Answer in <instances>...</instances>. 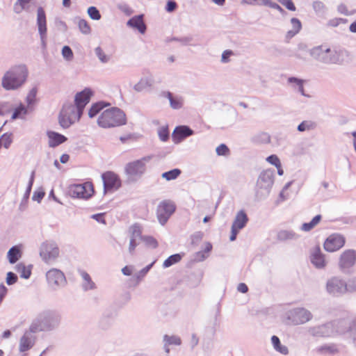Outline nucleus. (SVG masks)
<instances>
[{
	"mask_svg": "<svg viewBox=\"0 0 356 356\" xmlns=\"http://www.w3.org/2000/svg\"><path fill=\"white\" fill-rule=\"evenodd\" d=\"M88 101L89 90L85 89L76 95L74 104H64L58 118L60 125L66 129L79 120Z\"/></svg>",
	"mask_w": 356,
	"mask_h": 356,
	"instance_id": "1",
	"label": "nucleus"
},
{
	"mask_svg": "<svg viewBox=\"0 0 356 356\" xmlns=\"http://www.w3.org/2000/svg\"><path fill=\"white\" fill-rule=\"evenodd\" d=\"M309 51L313 58L325 64L339 63L348 57L342 46H314Z\"/></svg>",
	"mask_w": 356,
	"mask_h": 356,
	"instance_id": "2",
	"label": "nucleus"
},
{
	"mask_svg": "<svg viewBox=\"0 0 356 356\" xmlns=\"http://www.w3.org/2000/svg\"><path fill=\"white\" fill-rule=\"evenodd\" d=\"M99 127L109 129L124 125L127 123L124 112L119 108L112 107L104 111L97 120Z\"/></svg>",
	"mask_w": 356,
	"mask_h": 356,
	"instance_id": "3",
	"label": "nucleus"
},
{
	"mask_svg": "<svg viewBox=\"0 0 356 356\" xmlns=\"http://www.w3.org/2000/svg\"><path fill=\"white\" fill-rule=\"evenodd\" d=\"M27 76L28 70L25 65H16L4 74L1 82L2 86L6 90L17 89L26 81Z\"/></svg>",
	"mask_w": 356,
	"mask_h": 356,
	"instance_id": "4",
	"label": "nucleus"
},
{
	"mask_svg": "<svg viewBox=\"0 0 356 356\" xmlns=\"http://www.w3.org/2000/svg\"><path fill=\"white\" fill-rule=\"evenodd\" d=\"M274 180L275 174L272 170H266L259 174L255 186V197L257 200H263L268 197Z\"/></svg>",
	"mask_w": 356,
	"mask_h": 356,
	"instance_id": "5",
	"label": "nucleus"
},
{
	"mask_svg": "<svg viewBox=\"0 0 356 356\" xmlns=\"http://www.w3.org/2000/svg\"><path fill=\"white\" fill-rule=\"evenodd\" d=\"M150 159L149 156H145L125 165L124 171L129 181H136L143 176L146 170V164Z\"/></svg>",
	"mask_w": 356,
	"mask_h": 356,
	"instance_id": "6",
	"label": "nucleus"
},
{
	"mask_svg": "<svg viewBox=\"0 0 356 356\" xmlns=\"http://www.w3.org/2000/svg\"><path fill=\"white\" fill-rule=\"evenodd\" d=\"M286 318L291 324L300 325L310 321L313 314L305 307H296L288 311Z\"/></svg>",
	"mask_w": 356,
	"mask_h": 356,
	"instance_id": "7",
	"label": "nucleus"
},
{
	"mask_svg": "<svg viewBox=\"0 0 356 356\" xmlns=\"http://www.w3.org/2000/svg\"><path fill=\"white\" fill-rule=\"evenodd\" d=\"M175 211V205L172 201L165 200L161 202L159 204L156 211L157 218L159 223L164 225Z\"/></svg>",
	"mask_w": 356,
	"mask_h": 356,
	"instance_id": "8",
	"label": "nucleus"
},
{
	"mask_svg": "<svg viewBox=\"0 0 356 356\" xmlns=\"http://www.w3.org/2000/svg\"><path fill=\"white\" fill-rule=\"evenodd\" d=\"M328 293L339 296L346 293V281L339 277H332L326 283Z\"/></svg>",
	"mask_w": 356,
	"mask_h": 356,
	"instance_id": "9",
	"label": "nucleus"
},
{
	"mask_svg": "<svg viewBox=\"0 0 356 356\" xmlns=\"http://www.w3.org/2000/svg\"><path fill=\"white\" fill-rule=\"evenodd\" d=\"M248 222V216L243 210H240L237 212L231 227V235L229 237L231 241L236 240L237 234L245 227Z\"/></svg>",
	"mask_w": 356,
	"mask_h": 356,
	"instance_id": "10",
	"label": "nucleus"
},
{
	"mask_svg": "<svg viewBox=\"0 0 356 356\" xmlns=\"http://www.w3.org/2000/svg\"><path fill=\"white\" fill-rule=\"evenodd\" d=\"M332 327V323L327 322L324 324L309 327L307 332L310 336L315 338L332 337H334Z\"/></svg>",
	"mask_w": 356,
	"mask_h": 356,
	"instance_id": "11",
	"label": "nucleus"
},
{
	"mask_svg": "<svg viewBox=\"0 0 356 356\" xmlns=\"http://www.w3.org/2000/svg\"><path fill=\"white\" fill-rule=\"evenodd\" d=\"M104 192H113L121 186V180L118 175L108 171L102 175Z\"/></svg>",
	"mask_w": 356,
	"mask_h": 356,
	"instance_id": "12",
	"label": "nucleus"
},
{
	"mask_svg": "<svg viewBox=\"0 0 356 356\" xmlns=\"http://www.w3.org/2000/svg\"><path fill=\"white\" fill-rule=\"evenodd\" d=\"M161 83V80L156 79L152 74L143 76L134 86V90L137 92L152 91L156 83Z\"/></svg>",
	"mask_w": 356,
	"mask_h": 356,
	"instance_id": "13",
	"label": "nucleus"
},
{
	"mask_svg": "<svg viewBox=\"0 0 356 356\" xmlns=\"http://www.w3.org/2000/svg\"><path fill=\"white\" fill-rule=\"evenodd\" d=\"M40 254L46 263H49L58 257L59 249L53 243L44 242L41 245Z\"/></svg>",
	"mask_w": 356,
	"mask_h": 356,
	"instance_id": "14",
	"label": "nucleus"
},
{
	"mask_svg": "<svg viewBox=\"0 0 356 356\" xmlns=\"http://www.w3.org/2000/svg\"><path fill=\"white\" fill-rule=\"evenodd\" d=\"M345 237L340 234H332L325 241L323 246L327 252H333L341 249L345 244Z\"/></svg>",
	"mask_w": 356,
	"mask_h": 356,
	"instance_id": "15",
	"label": "nucleus"
},
{
	"mask_svg": "<svg viewBox=\"0 0 356 356\" xmlns=\"http://www.w3.org/2000/svg\"><path fill=\"white\" fill-rule=\"evenodd\" d=\"M356 263V251L352 249L343 251L339 258V266L342 270L353 267Z\"/></svg>",
	"mask_w": 356,
	"mask_h": 356,
	"instance_id": "16",
	"label": "nucleus"
},
{
	"mask_svg": "<svg viewBox=\"0 0 356 356\" xmlns=\"http://www.w3.org/2000/svg\"><path fill=\"white\" fill-rule=\"evenodd\" d=\"M309 260L312 264L318 269H323L327 266L325 255L321 252L319 246H315L311 249Z\"/></svg>",
	"mask_w": 356,
	"mask_h": 356,
	"instance_id": "17",
	"label": "nucleus"
},
{
	"mask_svg": "<svg viewBox=\"0 0 356 356\" xmlns=\"http://www.w3.org/2000/svg\"><path fill=\"white\" fill-rule=\"evenodd\" d=\"M38 329L32 325L30 327V332H26L21 337L19 344V350L20 352H26L30 350L35 343V337L31 332H35Z\"/></svg>",
	"mask_w": 356,
	"mask_h": 356,
	"instance_id": "18",
	"label": "nucleus"
},
{
	"mask_svg": "<svg viewBox=\"0 0 356 356\" xmlns=\"http://www.w3.org/2000/svg\"><path fill=\"white\" fill-rule=\"evenodd\" d=\"M88 183L72 184L69 186L67 193L70 196L74 198L88 199L89 193L87 191Z\"/></svg>",
	"mask_w": 356,
	"mask_h": 356,
	"instance_id": "19",
	"label": "nucleus"
},
{
	"mask_svg": "<svg viewBox=\"0 0 356 356\" xmlns=\"http://www.w3.org/2000/svg\"><path fill=\"white\" fill-rule=\"evenodd\" d=\"M332 323V330L334 332V337L337 335L345 334L350 332L351 335L355 332L351 324L345 320L331 321Z\"/></svg>",
	"mask_w": 356,
	"mask_h": 356,
	"instance_id": "20",
	"label": "nucleus"
},
{
	"mask_svg": "<svg viewBox=\"0 0 356 356\" xmlns=\"http://www.w3.org/2000/svg\"><path fill=\"white\" fill-rule=\"evenodd\" d=\"M46 277L48 284L51 286L62 285L65 282L64 273L56 268L49 270L46 274Z\"/></svg>",
	"mask_w": 356,
	"mask_h": 356,
	"instance_id": "21",
	"label": "nucleus"
},
{
	"mask_svg": "<svg viewBox=\"0 0 356 356\" xmlns=\"http://www.w3.org/2000/svg\"><path fill=\"white\" fill-rule=\"evenodd\" d=\"M287 86L295 92L300 93L301 95L307 98L311 97L308 94L305 92L304 84L305 81L296 77L291 76L287 79Z\"/></svg>",
	"mask_w": 356,
	"mask_h": 356,
	"instance_id": "22",
	"label": "nucleus"
},
{
	"mask_svg": "<svg viewBox=\"0 0 356 356\" xmlns=\"http://www.w3.org/2000/svg\"><path fill=\"white\" fill-rule=\"evenodd\" d=\"M163 96L169 100L170 106L174 110H179L184 105V98L179 95H174L170 91H165Z\"/></svg>",
	"mask_w": 356,
	"mask_h": 356,
	"instance_id": "23",
	"label": "nucleus"
},
{
	"mask_svg": "<svg viewBox=\"0 0 356 356\" xmlns=\"http://www.w3.org/2000/svg\"><path fill=\"white\" fill-rule=\"evenodd\" d=\"M193 134V131L187 126L177 127L172 133V140L179 143L184 138Z\"/></svg>",
	"mask_w": 356,
	"mask_h": 356,
	"instance_id": "24",
	"label": "nucleus"
},
{
	"mask_svg": "<svg viewBox=\"0 0 356 356\" xmlns=\"http://www.w3.org/2000/svg\"><path fill=\"white\" fill-rule=\"evenodd\" d=\"M47 136L48 137L49 146L51 147H55L67 140V138L65 136L52 131H48Z\"/></svg>",
	"mask_w": 356,
	"mask_h": 356,
	"instance_id": "25",
	"label": "nucleus"
},
{
	"mask_svg": "<svg viewBox=\"0 0 356 356\" xmlns=\"http://www.w3.org/2000/svg\"><path fill=\"white\" fill-rule=\"evenodd\" d=\"M37 24L40 35H45L47 31V19L45 12L42 7H39L37 10Z\"/></svg>",
	"mask_w": 356,
	"mask_h": 356,
	"instance_id": "26",
	"label": "nucleus"
},
{
	"mask_svg": "<svg viewBox=\"0 0 356 356\" xmlns=\"http://www.w3.org/2000/svg\"><path fill=\"white\" fill-rule=\"evenodd\" d=\"M300 235L293 229H281L277 233V239L280 241H296Z\"/></svg>",
	"mask_w": 356,
	"mask_h": 356,
	"instance_id": "27",
	"label": "nucleus"
},
{
	"mask_svg": "<svg viewBox=\"0 0 356 356\" xmlns=\"http://www.w3.org/2000/svg\"><path fill=\"white\" fill-rule=\"evenodd\" d=\"M142 15L134 16L127 22V25L133 29H137L140 33H144L146 31Z\"/></svg>",
	"mask_w": 356,
	"mask_h": 356,
	"instance_id": "28",
	"label": "nucleus"
},
{
	"mask_svg": "<svg viewBox=\"0 0 356 356\" xmlns=\"http://www.w3.org/2000/svg\"><path fill=\"white\" fill-rule=\"evenodd\" d=\"M95 54L101 63H108L112 58L113 53L101 47H97L95 49Z\"/></svg>",
	"mask_w": 356,
	"mask_h": 356,
	"instance_id": "29",
	"label": "nucleus"
},
{
	"mask_svg": "<svg viewBox=\"0 0 356 356\" xmlns=\"http://www.w3.org/2000/svg\"><path fill=\"white\" fill-rule=\"evenodd\" d=\"M22 257V250L19 246H13L7 254V257L10 264H15Z\"/></svg>",
	"mask_w": 356,
	"mask_h": 356,
	"instance_id": "30",
	"label": "nucleus"
},
{
	"mask_svg": "<svg viewBox=\"0 0 356 356\" xmlns=\"http://www.w3.org/2000/svg\"><path fill=\"white\" fill-rule=\"evenodd\" d=\"M271 343L273 346V348L277 352L284 355H286L289 354V349L287 346L282 345L280 342V339L277 336L273 335L271 337Z\"/></svg>",
	"mask_w": 356,
	"mask_h": 356,
	"instance_id": "31",
	"label": "nucleus"
},
{
	"mask_svg": "<svg viewBox=\"0 0 356 356\" xmlns=\"http://www.w3.org/2000/svg\"><path fill=\"white\" fill-rule=\"evenodd\" d=\"M321 220V216L316 215L310 222L303 223L300 227V229L305 232H309L320 222Z\"/></svg>",
	"mask_w": 356,
	"mask_h": 356,
	"instance_id": "32",
	"label": "nucleus"
},
{
	"mask_svg": "<svg viewBox=\"0 0 356 356\" xmlns=\"http://www.w3.org/2000/svg\"><path fill=\"white\" fill-rule=\"evenodd\" d=\"M109 106L108 103L103 101L94 103L90 106V118L97 115L102 109Z\"/></svg>",
	"mask_w": 356,
	"mask_h": 356,
	"instance_id": "33",
	"label": "nucleus"
},
{
	"mask_svg": "<svg viewBox=\"0 0 356 356\" xmlns=\"http://www.w3.org/2000/svg\"><path fill=\"white\" fill-rule=\"evenodd\" d=\"M16 271L20 275L21 277L27 279L31 276V268L30 266H26L22 263H19L15 266Z\"/></svg>",
	"mask_w": 356,
	"mask_h": 356,
	"instance_id": "34",
	"label": "nucleus"
},
{
	"mask_svg": "<svg viewBox=\"0 0 356 356\" xmlns=\"http://www.w3.org/2000/svg\"><path fill=\"white\" fill-rule=\"evenodd\" d=\"M291 23L292 25V29L287 32L286 36L288 38L293 37L296 34H297L300 31V29L302 28L301 22L297 18H295V17L292 18L291 19Z\"/></svg>",
	"mask_w": 356,
	"mask_h": 356,
	"instance_id": "35",
	"label": "nucleus"
},
{
	"mask_svg": "<svg viewBox=\"0 0 356 356\" xmlns=\"http://www.w3.org/2000/svg\"><path fill=\"white\" fill-rule=\"evenodd\" d=\"M163 341L169 346H180L181 344V339L177 335L165 334L163 337Z\"/></svg>",
	"mask_w": 356,
	"mask_h": 356,
	"instance_id": "36",
	"label": "nucleus"
},
{
	"mask_svg": "<svg viewBox=\"0 0 356 356\" xmlns=\"http://www.w3.org/2000/svg\"><path fill=\"white\" fill-rule=\"evenodd\" d=\"M316 127V124L312 120H304L297 127L300 132L309 131Z\"/></svg>",
	"mask_w": 356,
	"mask_h": 356,
	"instance_id": "37",
	"label": "nucleus"
},
{
	"mask_svg": "<svg viewBox=\"0 0 356 356\" xmlns=\"http://www.w3.org/2000/svg\"><path fill=\"white\" fill-rule=\"evenodd\" d=\"M129 232L131 234V238H140L141 240L143 236H142V227L138 223L131 226Z\"/></svg>",
	"mask_w": 356,
	"mask_h": 356,
	"instance_id": "38",
	"label": "nucleus"
},
{
	"mask_svg": "<svg viewBox=\"0 0 356 356\" xmlns=\"http://www.w3.org/2000/svg\"><path fill=\"white\" fill-rule=\"evenodd\" d=\"M181 259V256L179 254H175L167 258L163 263V268H167L171 266L178 263Z\"/></svg>",
	"mask_w": 356,
	"mask_h": 356,
	"instance_id": "39",
	"label": "nucleus"
},
{
	"mask_svg": "<svg viewBox=\"0 0 356 356\" xmlns=\"http://www.w3.org/2000/svg\"><path fill=\"white\" fill-rule=\"evenodd\" d=\"M181 170L178 168L172 169L170 171L165 172L161 175V177L167 181L176 179L180 175Z\"/></svg>",
	"mask_w": 356,
	"mask_h": 356,
	"instance_id": "40",
	"label": "nucleus"
},
{
	"mask_svg": "<svg viewBox=\"0 0 356 356\" xmlns=\"http://www.w3.org/2000/svg\"><path fill=\"white\" fill-rule=\"evenodd\" d=\"M13 142V135L11 134H3L0 137V149L4 147L8 149Z\"/></svg>",
	"mask_w": 356,
	"mask_h": 356,
	"instance_id": "41",
	"label": "nucleus"
},
{
	"mask_svg": "<svg viewBox=\"0 0 356 356\" xmlns=\"http://www.w3.org/2000/svg\"><path fill=\"white\" fill-rule=\"evenodd\" d=\"M292 184H293V181H291L287 182L284 185V186L283 187L282 190L280 193L279 201L284 202V201H285V200H286L290 198L291 194L288 191V190H289V188H290V186H291Z\"/></svg>",
	"mask_w": 356,
	"mask_h": 356,
	"instance_id": "42",
	"label": "nucleus"
},
{
	"mask_svg": "<svg viewBox=\"0 0 356 356\" xmlns=\"http://www.w3.org/2000/svg\"><path fill=\"white\" fill-rule=\"evenodd\" d=\"M33 0H17L14 5V10L17 13H21L23 10L28 8V4Z\"/></svg>",
	"mask_w": 356,
	"mask_h": 356,
	"instance_id": "43",
	"label": "nucleus"
},
{
	"mask_svg": "<svg viewBox=\"0 0 356 356\" xmlns=\"http://www.w3.org/2000/svg\"><path fill=\"white\" fill-rule=\"evenodd\" d=\"M141 241L147 247L152 249L156 248L159 245L157 241L151 236H143Z\"/></svg>",
	"mask_w": 356,
	"mask_h": 356,
	"instance_id": "44",
	"label": "nucleus"
},
{
	"mask_svg": "<svg viewBox=\"0 0 356 356\" xmlns=\"http://www.w3.org/2000/svg\"><path fill=\"white\" fill-rule=\"evenodd\" d=\"M252 140L255 143H268L270 141V136L266 133H260L255 135Z\"/></svg>",
	"mask_w": 356,
	"mask_h": 356,
	"instance_id": "45",
	"label": "nucleus"
},
{
	"mask_svg": "<svg viewBox=\"0 0 356 356\" xmlns=\"http://www.w3.org/2000/svg\"><path fill=\"white\" fill-rule=\"evenodd\" d=\"M26 114V108L25 106L23 105H19L15 109L12 118L13 119L22 118Z\"/></svg>",
	"mask_w": 356,
	"mask_h": 356,
	"instance_id": "46",
	"label": "nucleus"
},
{
	"mask_svg": "<svg viewBox=\"0 0 356 356\" xmlns=\"http://www.w3.org/2000/svg\"><path fill=\"white\" fill-rule=\"evenodd\" d=\"M158 136L159 139L165 142L169 138V131L168 127L163 126L158 129Z\"/></svg>",
	"mask_w": 356,
	"mask_h": 356,
	"instance_id": "47",
	"label": "nucleus"
},
{
	"mask_svg": "<svg viewBox=\"0 0 356 356\" xmlns=\"http://www.w3.org/2000/svg\"><path fill=\"white\" fill-rule=\"evenodd\" d=\"M216 152L218 156H228L230 154V150L225 144H220L216 148Z\"/></svg>",
	"mask_w": 356,
	"mask_h": 356,
	"instance_id": "48",
	"label": "nucleus"
},
{
	"mask_svg": "<svg viewBox=\"0 0 356 356\" xmlns=\"http://www.w3.org/2000/svg\"><path fill=\"white\" fill-rule=\"evenodd\" d=\"M346 293H353L356 291V277L350 278L346 282Z\"/></svg>",
	"mask_w": 356,
	"mask_h": 356,
	"instance_id": "49",
	"label": "nucleus"
},
{
	"mask_svg": "<svg viewBox=\"0 0 356 356\" xmlns=\"http://www.w3.org/2000/svg\"><path fill=\"white\" fill-rule=\"evenodd\" d=\"M235 54L233 51L227 49L222 52L221 56L220 61L222 63H227L231 61V58L234 56Z\"/></svg>",
	"mask_w": 356,
	"mask_h": 356,
	"instance_id": "50",
	"label": "nucleus"
},
{
	"mask_svg": "<svg viewBox=\"0 0 356 356\" xmlns=\"http://www.w3.org/2000/svg\"><path fill=\"white\" fill-rule=\"evenodd\" d=\"M155 262H156V261H154L150 264L147 265V266L143 268L142 270H140L136 275V279L138 280H140L142 278H143L146 275V274L149 272V270L152 268V267L153 266V265L154 264Z\"/></svg>",
	"mask_w": 356,
	"mask_h": 356,
	"instance_id": "51",
	"label": "nucleus"
},
{
	"mask_svg": "<svg viewBox=\"0 0 356 356\" xmlns=\"http://www.w3.org/2000/svg\"><path fill=\"white\" fill-rule=\"evenodd\" d=\"M76 23L80 31L83 33H87L89 31V26L87 21L82 19H77Z\"/></svg>",
	"mask_w": 356,
	"mask_h": 356,
	"instance_id": "52",
	"label": "nucleus"
},
{
	"mask_svg": "<svg viewBox=\"0 0 356 356\" xmlns=\"http://www.w3.org/2000/svg\"><path fill=\"white\" fill-rule=\"evenodd\" d=\"M266 161L275 167H279L281 163L280 159L275 154H272L268 156L266 158Z\"/></svg>",
	"mask_w": 356,
	"mask_h": 356,
	"instance_id": "53",
	"label": "nucleus"
},
{
	"mask_svg": "<svg viewBox=\"0 0 356 356\" xmlns=\"http://www.w3.org/2000/svg\"><path fill=\"white\" fill-rule=\"evenodd\" d=\"M282 6L291 11H295L296 8L292 0H277Z\"/></svg>",
	"mask_w": 356,
	"mask_h": 356,
	"instance_id": "54",
	"label": "nucleus"
},
{
	"mask_svg": "<svg viewBox=\"0 0 356 356\" xmlns=\"http://www.w3.org/2000/svg\"><path fill=\"white\" fill-rule=\"evenodd\" d=\"M313 8L315 10L316 13H320L324 11L325 10V5L322 1H315L313 2L312 4Z\"/></svg>",
	"mask_w": 356,
	"mask_h": 356,
	"instance_id": "55",
	"label": "nucleus"
},
{
	"mask_svg": "<svg viewBox=\"0 0 356 356\" xmlns=\"http://www.w3.org/2000/svg\"><path fill=\"white\" fill-rule=\"evenodd\" d=\"M192 41V38L187 36V37H182V38H172L169 40H168V42H181V43H188Z\"/></svg>",
	"mask_w": 356,
	"mask_h": 356,
	"instance_id": "56",
	"label": "nucleus"
},
{
	"mask_svg": "<svg viewBox=\"0 0 356 356\" xmlns=\"http://www.w3.org/2000/svg\"><path fill=\"white\" fill-rule=\"evenodd\" d=\"M17 276L13 272H8L6 275V283L12 285L17 282Z\"/></svg>",
	"mask_w": 356,
	"mask_h": 356,
	"instance_id": "57",
	"label": "nucleus"
},
{
	"mask_svg": "<svg viewBox=\"0 0 356 356\" xmlns=\"http://www.w3.org/2000/svg\"><path fill=\"white\" fill-rule=\"evenodd\" d=\"M101 18V15L99 10L95 6H90V19L99 20Z\"/></svg>",
	"mask_w": 356,
	"mask_h": 356,
	"instance_id": "58",
	"label": "nucleus"
},
{
	"mask_svg": "<svg viewBox=\"0 0 356 356\" xmlns=\"http://www.w3.org/2000/svg\"><path fill=\"white\" fill-rule=\"evenodd\" d=\"M62 54L63 56L67 60L71 59L73 56L72 51L68 46H64L62 50Z\"/></svg>",
	"mask_w": 356,
	"mask_h": 356,
	"instance_id": "59",
	"label": "nucleus"
},
{
	"mask_svg": "<svg viewBox=\"0 0 356 356\" xmlns=\"http://www.w3.org/2000/svg\"><path fill=\"white\" fill-rule=\"evenodd\" d=\"M104 215L105 213L92 214L90 215V218L95 220L97 222L99 223L105 224Z\"/></svg>",
	"mask_w": 356,
	"mask_h": 356,
	"instance_id": "60",
	"label": "nucleus"
},
{
	"mask_svg": "<svg viewBox=\"0 0 356 356\" xmlns=\"http://www.w3.org/2000/svg\"><path fill=\"white\" fill-rule=\"evenodd\" d=\"M177 7V4L175 1L169 0L167 2L165 10L167 12L172 13L173 12Z\"/></svg>",
	"mask_w": 356,
	"mask_h": 356,
	"instance_id": "61",
	"label": "nucleus"
},
{
	"mask_svg": "<svg viewBox=\"0 0 356 356\" xmlns=\"http://www.w3.org/2000/svg\"><path fill=\"white\" fill-rule=\"evenodd\" d=\"M346 19L342 18H334L328 22V25L330 26H337L341 23H346Z\"/></svg>",
	"mask_w": 356,
	"mask_h": 356,
	"instance_id": "62",
	"label": "nucleus"
},
{
	"mask_svg": "<svg viewBox=\"0 0 356 356\" xmlns=\"http://www.w3.org/2000/svg\"><path fill=\"white\" fill-rule=\"evenodd\" d=\"M268 7L277 10L282 15H285L286 13V11L279 4L273 1H272Z\"/></svg>",
	"mask_w": 356,
	"mask_h": 356,
	"instance_id": "63",
	"label": "nucleus"
},
{
	"mask_svg": "<svg viewBox=\"0 0 356 356\" xmlns=\"http://www.w3.org/2000/svg\"><path fill=\"white\" fill-rule=\"evenodd\" d=\"M137 245H138V243H136V239L130 238L129 245V252L131 254H133L134 253L135 249Z\"/></svg>",
	"mask_w": 356,
	"mask_h": 356,
	"instance_id": "64",
	"label": "nucleus"
}]
</instances>
